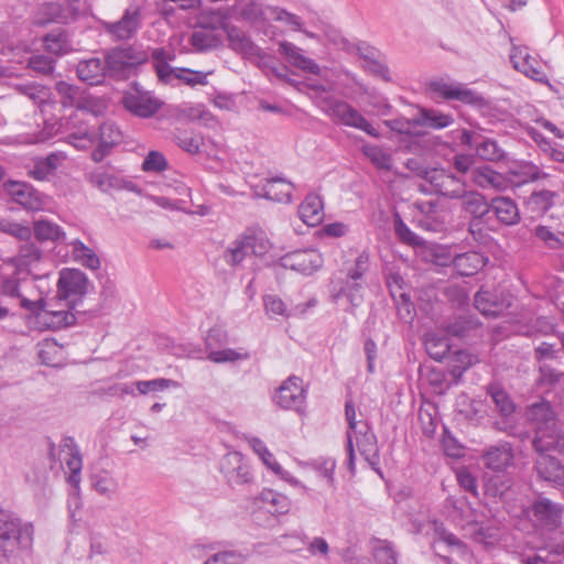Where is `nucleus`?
<instances>
[{"mask_svg":"<svg viewBox=\"0 0 564 564\" xmlns=\"http://www.w3.org/2000/svg\"><path fill=\"white\" fill-rule=\"evenodd\" d=\"M564 506L539 495L527 510L528 518L535 527L555 530L562 523Z\"/></svg>","mask_w":564,"mask_h":564,"instance_id":"ddd939ff","label":"nucleus"},{"mask_svg":"<svg viewBox=\"0 0 564 564\" xmlns=\"http://www.w3.org/2000/svg\"><path fill=\"white\" fill-rule=\"evenodd\" d=\"M17 89L24 96L29 97L35 104H43L48 98V89L37 83H26L17 86Z\"/></svg>","mask_w":564,"mask_h":564,"instance_id":"13d9d810","label":"nucleus"},{"mask_svg":"<svg viewBox=\"0 0 564 564\" xmlns=\"http://www.w3.org/2000/svg\"><path fill=\"white\" fill-rule=\"evenodd\" d=\"M267 248L262 240L254 235H243L237 238L225 252V261L230 265H238L247 257L261 256Z\"/></svg>","mask_w":564,"mask_h":564,"instance_id":"412c9836","label":"nucleus"},{"mask_svg":"<svg viewBox=\"0 0 564 564\" xmlns=\"http://www.w3.org/2000/svg\"><path fill=\"white\" fill-rule=\"evenodd\" d=\"M475 151L485 161L498 162L505 159V151L497 141L489 138L479 137V141L475 143Z\"/></svg>","mask_w":564,"mask_h":564,"instance_id":"09e8293b","label":"nucleus"},{"mask_svg":"<svg viewBox=\"0 0 564 564\" xmlns=\"http://www.w3.org/2000/svg\"><path fill=\"white\" fill-rule=\"evenodd\" d=\"M443 329L449 337L471 340L482 335V324L475 315L455 316L444 323Z\"/></svg>","mask_w":564,"mask_h":564,"instance_id":"5701e85b","label":"nucleus"},{"mask_svg":"<svg viewBox=\"0 0 564 564\" xmlns=\"http://www.w3.org/2000/svg\"><path fill=\"white\" fill-rule=\"evenodd\" d=\"M33 229L36 239L40 241H58L65 237V232L58 225L45 219L36 220Z\"/></svg>","mask_w":564,"mask_h":564,"instance_id":"8fccbe9b","label":"nucleus"},{"mask_svg":"<svg viewBox=\"0 0 564 564\" xmlns=\"http://www.w3.org/2000/svg\"><path fill=\"white\" fill-rule=\"evenodd\" d=\"M143 24L142 8L137 3L127 7L117 21H104V32L113 42H127L137 36Z\"/></svg>","mask_w":564,"mask_h":564,"instance_id":"0eeeda50","label":"nucleus"},{"mask_svg":"<svg viewBox=\"0 0 564 564\" xmlns=\"http://www.w3.org/2000/svg\"><path fill=\"white\" fill-rule=\"evenodd\" d=\"M494 220V231L499 227H511L516 226L521 220V215L517 202L508 196H495L491 198Z\"/></svg>","mask_w":564,"mask_h":564,"instance_id":"b1692460","label":"nucleus"},{"mask_svg":"<svg viewBox=\"0 0 564 564\" xmlns=\"http://www.w3.org/2000/svg\"><path fill=\"white\" fill-rule=\"evenodd\" d=\"M91 486L98 494L107 497H111L119 490L118 481L108 471L94 474Z\"/></svg>","mask_w":564,"mask_h":564,"instance_id":"5fc2aeb1","label":"nucleus"},{"mask_svg":"<svg viewBox=\"0 0 564 564\" xmlns=\"http://www.w3.org/2000/svg\"><path fill=\"white\" fill-rule=\"evenodd\" d=\"M557 197L558 194L553 191H535L530 195L529 204L534 212L544 214L554 205V200Z\"/></svg>","mask_w":564,"mask_h":564,"instance_id":"6e6d98bb","label":"nucleus"},{"mask_svg":"<svg viewBox=\"0 0 564 564\" xmlns=\"http://www.w3.org/2000/svg\"><path fill=\"white\" fill-rule=\"evenodd\" d=\"M413 123L432 129H444L454 123V117L433 108H421L419 115L413 118Z\"/></svg>","mask_w":564,"mask_h":564,"instance_id":"c9c22d12","label":"nucleus"},{"mask_svg":"<svg viewBox=\"0 0 564 564\" xmlns=\"http://www.w3.org/2000/svg\"><path fill=\"white\" fill-rule=\"evenodd\" d=\"M321 109L334 123L359 129L370 137L379 138V131L351 105L335 97H326L321 101Z\"/></svg>","mask_w":564,"mask_h":564,"instance_id":"20e7f679","label":"nucleus"},{"mask_svg":"<svg viewBox=\"0 0 564 564\" xmlns=\"http://www.w3.org/2000/svg\"><path fill=\"white\" fill-rule=\"evenodd\" d=\"M228 344L227 332L220 327H213L205 337V346L208 351L207 359L215 364L235 362L248 359L249 354H241L231 348H223Z\"/></svg>","mask_w":564,"mask_h":564,"instance_id":"2eb2a0df","label":"nucleus"},{"mask_svg":"<svg viewBox=\"0 0 564 564\" xmlns=\"http://www.w3.org/2000/svg\"><path fill=\"white\" fill-rule=\"evenodd\" d=\"M245 460V457L239 452L227 453L220 460V471L225 478H232V471L235 468H239L240 463Z\"/></svg>","mask_w":564,"mask_h":564,"instance_id":"0e129e2a","label":"nucleus"},{"mask_svg":"<svg viewBox=\"0 0 564 564\" xmlns=\"http://www.w3.org/2000/svg\"><path fill=\"white\" fill-rule=\"evenodd\" d=\"M55 90L59 96V101L63 107H76L77 110L82 109V91L79 87L65 80H59L55 84Z\"/></svg>","mask_w":564,"mask_h":564,"instance_id":"de8ad7c7","label":"nucleus"},{"mask_svg":"<svg viewBox=\"0 0 564 564\" xmlns=\"http://www.w3.org/2000/svg\"><path fill=\"white\" fill-rule=\"evenodd\" d=\"M3 189L10 199L28 212L43 210L48 204V196L23 181H7Z\"/></svg>","mask_w":564,"mask_h":564,"instance_id":"9b49d317","label":"nucleus"},{"mask_svg":"<svg viewBox=\"0 0 564 564\" xmlns=\"http://www.w3.org/2000/svg\"><path fill=\"white\" fill-rule=\"evenodd\" d=\"M527 416L532 423H534V429L556 424L554 412L552 411L550 403L545 401L532 404L528 409Z\"/></svg>","mask_w":564,"mask_h":564,"instance_id":"a19ab883","label":"nucleus"},{"mask_svg":"<svg viewBox=\"0 0 564 564\" xmlns=\"http://www.w3.org/2000/svg\"><path fill=\"white\" fill-rule=\"evenodd\" d=\"M532 445L538 456L564 454V432L556 424L536 427Z\"/></svg>","mask_w":564,"mask_h":564,"instance_id":"f3484780","label":"nucleus"},{"mask_svg":"<svg viewBox=\"0 0 564 564\" xmlns=\"http://www.w3.org/2000/svg\"><path fill=\"white\" fill-rule=\"evenodd\" d=\"M293 189L294 184L292 182L284 177L275 176L264 178L253 186V194L259 198L289 204L292 202Z\"/></svg>","mask_w":564,"mask_h":564,"instance_id":"6ab92c4d","label":"nucleus"},{"mask_svg":"<svg viewBox=\"0 0 564 564\" xmlns=\"http://www.w3.org/2000/svg\"><path fill=\"white\" fill-rule=\"evenodd\" d=\"M425 345L430 357L436 361H442L449 351L448 343L442 338L429 337Z\"/></svg>","mask_w":564,"mask_h":564,"instance_id":"e2e57ef3","label":"nucleus"},{"mask_svg":"<svg viewBox=\"0 0 564 564\" xmlns=\"http://www.w3.org/2000/svg\"><path fill=\"white\" fill-rule=\"evenodd\" d=\"M280 264L285 269L311 275L322 267L323 259L315 249L295 250L281 257Z\"/></svg>","mask_w":564,"mask_h":564,"instance_id":"dca6fc26","label":"nucleus"},{"mask_svg":"<svg viewBox=\"0 0 564 564\" xmlns=\"http://www.w3.org/2000/svg\"><path fill=\"white\" fill-rule=\"evenodd\" d=\"M299 216L304 224L314 227L324 219V204L316 193H310L299 206Z\"/></svg>","mask_w":564,"mask_h":564,"instance_id":"2f4dec72","label":"nucleus"},{"mask_svg":"<svg viewBox=\"0 0 564 564\" xmlns=\"http://www.w3.org/2000/svg\"><path fill=\"white\" fill-rule=\"evenodd\" d=\"M488 262L482 253L469 251L457 254L453 260L454 269L460 276H473Z\"/></svg>","mask_w":564,"mask_h":564,"instance_id":"f704fd0d","label":"nucleus"},{"mask_svg":"<svg viewBox=\"0 0 564 564\" xmlns=\"http://www.w3.org/2000/svg\"><path fill=\"white\" fill-rule=\"evenodd\" d=\"M135 388L140 394H149L153 392L164 391L167 389L180 388V382L167 378H155L152 380L134 381Z\"/></svg>","mask_w":564,"mask_h":564,"instance_id":"864d4df0","label":"nucleus"},{"mask_svg":"<svg viewBox=\"0 0 564 564\" xmlns=\"http://www.w3.org/2000/svg\"><path fill=\"white\" fill-rule=\"evenodd\" d=\"M513 67L523 73L527 77L539 82L546 83V74L539 67L536 61L532 58L524 48L513 47L510 54Z\"/></svg>","mask_w":564,"mask_h":564,"instance_id":"cd10ccee","label":"nucleus"},{"mask_svg":"<svg viewBox=\"0 0 564 564\" xmlns=\"http://www.w3.org/2000/svg\"><path fill=\"white\" fill-rule=\"evenodd\" d=\"M122 105L128 111L141 118L154 116L160 108L159 102L147 94H128L122 98Z\"/></svg>","mask_w":564,"mask_h":564,"instance_id":"c756f323","label":"nucleus"},{"mask_svg":"<svg viewBox=\"0 0 564 564\" xmlns=\"http://www.w3.org/2000/svg\"><path fill=\"white\" fill-rule=\"evenodd\" d=\"M90 282L87 275L79 269L65 268L59 272L57 293L61 299L77 301L78 307H83L84 295L87 294Z\"/></svg>","mask_w":564,"mask_h":564,"instance_id":"4468645a","label":"nucleus"},{"mask_svg":"<svg viewBox=\"0 0 564 564\" xmlns=\"http://www.w3.org/2000/svg\"><path fill=\"white\" fill-rule=\"evenodd\" d=\"M429 89L445 100H457L476 109H485L489 106V102L481 94L468 88L463 83L441 78L432 80L429 84Z\"/></svg>","mask_w":564,"mask_h":564,"instance_id":"423d86ee","label":"nucleus"},{"mask_svg":"<svg viewBox=\"0 0 564 564\" xmlns=\"http://www.w3.org/2000/svg\"><path fill=\"white\" fill-rule=\"evenodd\" d=\"M393 228L401 242L413 247L422 245V239L408 227L399 214L393 217Z\"/></svg>","mask_w":564,"mask_h":564,"instance_id":"4d7b16f0","label":"nucleus"},{"mask_svg":"<svg viewBox=\"0 0 564 564\" xmlns=\"http://www.w3.org/2000/svg\"><path fill=\"white\" fill-rule=\"evenodd\" d=\"M474 305L485 317H498L505 313L511 302L503 294L480 289L474 296Z\"/></svg>","mask_w":564,"mask_h":564,"instance_id":"a878e982","label":"nucleus"},{"mask_svg":"<svg viewBox=\"0 0 564 564\" xmlns=\"http://www.w3.org/2000/svg\"><path fill=\"white\" fill-rule=\"evenodd\" d=\"M538 477L554 487H564V466L556 455L538 456L534 462Z\"/></svg>","mask_w":564,"mask_h":564,"instance_id":"bb28decb","label":"nucleus"},{"mask_svg":"<svg viewBox=\"0 0 564 564\" xmlns=\"http://www.w3.org/2000/svg\"><path fill=\"white\" fill-rule=\"evenodd\" d=\"M174 141L182 150L189 154L199 153L204 144L203 135L192 130L176 129L174 132Z\"/></svg>","mask_w":564,"mask_h":564,"instance_id":"37998d69","label":"nucleus"},{"mask_svg":"<svg viewBox=\"0 0 564 564\" xmlns=\"http://www.w3.org/2000/svg\"><path fill=\"white\" fill-rule=\"evenodd\" d=\"M90 183L104 193L110 191H128L139 193L140 189L135 183L126 180L119 175L110 174L107 172H96L90 175Z\"/></svg>","mask_w":564,"mask_h":564,"instance_id":"c85d7f7f","label":"nucleus"},{"mask_svg":"<svg viewBox=\"0 0 564 564\" xmlns=\"http://www.w3.org/2000/svg\"><path fill=\"white\" fill-rule=\"evenodd\" d=\"M169 163L165 156L159 151H150L142 162V171L161 173L165 171Z\"/></svg>","mask_w":564,"mask_h":564,"instance_id":"bf43d9fd","label":"nucleus"},{"mask_svg":"<svg viewBox=\"0 0 564 564\" xmlns=\"http://www.w3.org/2000/svg\"><path fill=\"white\" fill-rule=\"evenodd\" d=\"M419 210L416 215L417 226L426 231L442 232L446 228L447 213L434 200H425L415 203Z\"/></svg>","mask_w":564,"mask_h":564,"instance_id":"a211bd4d","label":"nucleus"},{"mask_svg":"<svg viewBox=\"0 0 564 564\" xmlns=\"http://www.w3.org/2000/svg\"><path fill=\"white\" fill-rule=\"evenodd\" d=\"M279 52L282 55H284L288 58V61L296 68H300L313 75H319V65L314 59L304 56L301 53V50L293 43L288 41L280 42Z\"/></svg>","mask_w":564,"mask_h":564,"instance_id":"473e14b6","label":"nucleus"},{"mask_svg":"<svg viewBox=\"0 0 564 564\" xmlns=\"http://www.w3.org/2000/svg\"><path fill=\"white\" fill-rule=\"evenodd\" d=\"M376 564H397V553L390 544H381L373 551Z\"/></svg>","mask_w":564,"mask_h":564,"instance_id":"774afa93","label":"nucleus"},{"mask_svg":"<svg viewBox=\"0 0 564 564\" xmlns=\"http://www.w3.org/2000/svg\"><path fill=\"white\" fill-rule=\"evenodd\" d=\"M260 500L269 507L270 513L285 514L291 507V501L285 495L272 489L262 490Z\"/></svg>","mask_w":564,"mask_h":564,"instance_id":"c03bdc74","label":"nucleus"},{"mask_svg":"<svg viewBox=\"0 0 564 564\" xmlns=\"http://www.w3.org/2000/svg\"><path fill=\"white\" fill-rule=\"evenodd\" d=\"M35 528L18 513L0 507V558L11 561L33 547Z\"/></svg>","mask_w":564,"mask_h":564,"instance_id":"f257e3e1","label":"nucleus"},{"mask_svg":"<svg viewBox=\"0 0 564 564\" xmlns=\"http://www.w3.org/2000/svg\"><path fill=\"white\" fill-rule=\"evenodd\" d=\"M534 232L550 248L558 249L564 247V232L556 235L547 226L542 225L536 226Z\"/></svg>","mask_w":564,"mask_h":564,"instance_id":"052dcab7","label":"nucleus"},{"mask_svg":"<svg viewBox=\"0 0 564 564\" xmlns=\"http://www.w3.org/2000/svg\"><path fill=\"white\" fill-rule=\"evenodd\" d=\"M334 300L346 297L352 307L359 306L364 301V284L361 281L346 279L345 283L334 293Z\"/></svg>","mask_w":564,"mask_h":564,"instance_id":"49530a36","label":"nucleus"},{"mask_svg":"<svg viewBox=\"0 0 564 564\" xmlns=\"http://www.w3.org/2000/svg\"><path fill=\"white\" fill-rule=\"evenodd\" d=\"M91 116L85 109L72 113L65 122L66 140L77 150L89 149L96 141L97 133L88 119Z\"/></svg>","mask_w":564,"mask_h":564,"instance_id":"f8f14e48","label":"nucleus"},{"mask_svg":"<svg viewBox=\"0 0 564 564\" xmlns=\"http://www.w3.org/2000/svg\"><path fill=\"white\" fill-rule=\"evenodd\" d=\"M98 145L91 152V160L96 163L104 161L123 141V133L113 121H106L98 128L96 137Z\"/></svg>","mask_w":564,"mask_h":564,"instance_id":"aec40b11","label":"nucleus"},{"mask_svg":"<svg viewBox=\"0 0 564 564\" xmlns=\"http://www.w3.org/2000/svg\"><path fill=\"white\" fill-rule=\"evenodd\" d=\"M189 43L195 48V51L206 52L217 48L219 45H221L223 39L215 29L202 26L193 31Z\"/></svg>","mask_w":564,"mask_h":564,"instance_id":"e433bc0d","label":"nucleus"},{"mask_svg":"<svg viewBox=\"0 0 564 564\" xmlns=\"http://www.w3.org/2000/svg\"><path fill=\"white\" fill-rule=\"evenodd\" d=\"M229 47L238 53H249L253 48V42L246 33L235 25L226 26Z\"/></svg>","mask_w":564,"mask_h":564,"instance_id":"603ef678","label":"nucleus"},{"mask_svg":"<svg viewBox=\"0 0 564 564\" xmlns=\"http://www.w3.org/2000/svg\"><path fill=\"white\" fill-rule=\"evenodd\" d=\"M307 388L302 378L291 375L278 387L272 394V402L281 410L304 412Z\"/></svg>","mask_w":564,"mask_h":564,"instance_id":"1a4fd4ad","label":"nucleus"},{"mask_svg":"<svg viewBox=\"0 0 564 564\" xmlns=\"http://www.w3.org/2000/svg\"><path fill=\"white\" fill-rule=\"evenodd\" d=\"M74 260L90 270L100 268V259L95 251L83 241L76 239L72 242Z\"/></svg>","mask_w":564,"mask_h":564,"instance_id":"a18cd8bd","label":"nucleus"},{"mask_svg":"<svg viewBox=\"0 0 564 564\" xmlns=\"http://www.w3.org/2000/svg\"><path fill=\"white\" fill-rule=\"evenodd\" d=\"M406 169L414 172L417 176L429 182L443 196L453 198L457 197V192H449L446 183L454 182L455 177L445 172V170L427 169L422 166L415 159H409L405 163Z\"/></svg>","mask_w":564,"mask_h":564,"instance_id":"4be33fe9","label":"nucleus"},{"mask_svg":"<svg viewBox=\"0 0 564 564\" xmlns=\"http://www.w3.org/2000/svg\"><path fill=\"white\" fill-rule=\"evenodd\" d=\"M147 61L148 56L144 52H138L134 47L128 46L110 50L104 62L109 77L127 78Z\"/></svg>","mask_w":564,"mask_h":564,"instance_id":"6e6552de","label":"nucleus"},{"mask_svg":"<svg viewBox=\"0 0 564 564\" xmlns=\"http://www.w3.org/2000/svg\"><path fill=\"white\" fill-rule=\"evenodd\" d=\"M445 507L451 510L454 518H459L466 522L473 520L474 509L464 494L448 496L445 500Z\"/></svg>","mask_w":564,"mask_h":564,"instance_id":"79ce46f5","label":"nucleus"},{"mask_svg":"<svg viewBox=\"0 0 564 564\" xmlns=\"http://www.w3.org/2000/svg\"><path fill=\"white\" fill-rule=\"evenodd\" d=\"M104 314V307L100 305L88 308H79L77 301H69V310L67 311H48L44 308L41 319L47 328L62 329L73 326L77 323H86Z\"/></svg>","mask_w":564,"mask_h":564,"instance_id":"39448f33","label":"nucleus"},{"mask_svg":"<svg viewBox=\"0 0 564 564\" xmlns=\"http://www.w3.org/2000/svg\"><path fill=\"white\" fill-rule=\"evenodd\" d=\"M360 151L377 170L387 172L392 170L393 158L391 153L382 147L376 144H364Z\"/></svg>","mask_w":564,"mask_h":564,"instance_id":"58836bf2","label":"nucleus"},{"mask_svg":"<svg viewBox=\"0 0 564 564\" xmlns=\"http://www.w3.org/2000/svg\"><path fill=\"white\" fill-rule=\"evenodd\" d=\"M243 556L235 551H223L215 553L203 564H242Z\"/></svg>","mask_w":564,"mask_h":564,"instance_id":"338daca9","label":"nucleus"},{"mask_svg":"<svg viewBox=\"0 0 564 564\" xmlns=\"http://www.w3.org/2000/svg\"><path fill=\"white\" fill-rule=\"evenodd\" d=\"M79 11V0H67L65 3L44 2L34 12L33 23L37 26H45L51 23L69 24L77 20Z\"/></svg>","mask_w":564,"mask_h":564,"instance_id":"9d476101","label":"nucleus"},{"mask_svg":"<svg viewBox=\"0 0 564 564\" xmlns=\"http://www.w3.org/2000/svg\"><path fill=\"white\" fill-rule=\"evenodd\" d=\"M58 155L50 153L45 158L36 159L33 166L29 169L28 175L36 181H46L57 170Z\"/></svg>","mask_w":564,"mask_h":564,"instance_id":"ea45409f","label":"nucleus"},{"mask_svg":"<svg viewBox=\"0 0 564 564\" xmlns=\"http://www.w3.org/2000/svg\"><path fill=\"white\" fill-rule=\"evenodd\" d=\"M105 62L98 57L80 61L76 66V73L82 82L88 85L101 84L107 75Z\"/></svg>","mask_w":564,"mask_h":564,"instance_id":"72a5a7b5","label":"nucleus"},{"mask_svg":"<svg viewBox=\"0 0 564 564\" xmlns=\"http://www.w3.org/2000/svg\"><path fill=\"white\" fill-rule=\"evenodd\" d=\"M175 55L164 47H156L151 52V61L159 80L163 84H171L174 79L184 82L189 86L205 85L206 74L199 70L177 67L174 68L170 62Z\"/></svg>","mask_w":564,"mask_h":564,"instance_id":"7ed1b4c3","label":"nucleus"},{"mask_svg":"<svg viewBox=\"0 0 564 564\" xmlns=\"http://www.w3.org/2000/svg\"><path fill=\"white\" fill-rule=\"evenodd\" d=\"M484 464L494 471H502L513 460L512 448L509 443L492 445L482 455Z\"/></svg>","mask_w":564,"mask_h":564,"instance_id":"7c9ffc66","label":"nucleus"},{"mask_svg":"<svg viewBox=\"0 0 564 564\" xmlns=\"http://www.w3.org/2000/svg\"><path fill=\"white\" fill-rule=\"evenodd\" d=\"M370 257L367 251H362L355 260L354 265L349 269L347 278L349 280L361 281L364 275L369 271Z\"/></svg>","mask_w":564,"mask_h":564,"instance_id":"680f3d73","label":"nucleus"},{"mask_svg":"<svg viewBox=\"0 0 564 564\" xmlns=\"http://www.w3.org/2000/svg\"><path fill=\"white\" fill-rule=\"evenodd\" d=\"M487 393L491 397L492 402L502 416L507 417L514 412V403L502 388L497 384H490L487 388Z\"/></svg>","mask_w":564,"mask_h":564,"instance_id":"3c124183","label":"nucleus"},{"mask_svg":"<svg viewBox=\"0 0 564 564\" xmlns=\"http://www.w3.org/2000/svg\"><path fill=\"white\" fill-rule=\"evenodd\" d=\"M312 466L317 470L321 476L325 477L329 485L334 482V471L336 468V460L332 457H319L312 462Z\"/></svg>","mask_w":564,"mask_h":564,"instance_id":"69168bd1","label":"nucleus"},{"mask_svg":"<svg viewBox=\"0 0 564 564\" xmlns=\"http://www.w3.org/2000/svg\"><path fill=\"white\" fill-rule=\"evenodd\" d=\"M452 192L458 193L456 198L460 199V209L469 219L468 231L474 239H484L486 230L494 231L491 198L488 200L485 195L476 191L465 192L457 188Z\"/></svg>","mask_w":564,"mask_h":564,"instance_id":"f03ea898","label":"nucleus"},{"mask_svg":"<svg viewBox=\"0 0 564 564\" xmlns=\"http://www.w3.org/2000/svg\"><path fill=\"white\" fill-rule=\"evenodd\" d=\"M44 50L53 55L62 56L72 50V42L66 30L57 29L45 34L42 39Z\"/></svg>","mask_w":564,"mask_h":564,"instance_id":"4c0bfd02","label":"nucleus"},{"mask_svg":"<svg viewBox=\"0 0 564 564\" xmlns=\"http://www.w3.org/2000/svg\"><path fill=\"white\" fill-rule=\"evenodd\" d=\"M355 435L357 448L365 460L372 467V469L379 471L380 454L378 440L368 422H361L359 429L351 432Z\"/></svg>","mask_w":564,"mask_h":564,"instance_id":"393cba45","label":"nucleus"}]
</instances>
